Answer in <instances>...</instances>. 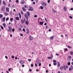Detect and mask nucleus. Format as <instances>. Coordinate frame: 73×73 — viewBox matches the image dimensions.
<instances>
[{
    "mask_svg": "<svg viewBox=\"0 0 73 73\" xmlns=\"http://www.w3.org/2000/svg\"><path fill=\"white\" fill-rule=\"evenodd\" d=\"M71 58H72V56H68L67 58L68 61L69 62L70 61H71Z\"/></svg>",
    "mask_w": 73,
    "mask_h": 73,
    "instance_id": "f257e3e1",
    "label": "nucleus"
},
{
    "mask_svg": "<svg viewBox=\"0 0 73 73\" xmlns=\"http://www.w3.org/2000/svg\"><path fill=\"white\" fill-rule=\"evenodd\" d=\"M9 29L8 30V32H12V28L9 26H8Z\"/></svg>",
    "mask_w": 73,
    "mask_h": 73,
    "instance_id": "f03ea898",
    "label": "nucleus"
},
{
    "mask_svg": "<svg viewBox=\"0 0 73 73\" xmlns=\"http://www.w3.org/2000/svg\"><path fill=\"white\" fill-rule=\"evenodd\" d=\"M24 16L25 18H26V19L27 20H28V19L29 17V16H28V15H27V14H26V13L25 14Z\"/></svg>",
    "mask_w": 73,
    "mask_h": 73,
    "instance_id": "7ed1b4c3",
    "label": "nucleus"
},
{
    "mask_svg": "<svg viewBox=\"0 0 73 73\" xmlns=\"http://www.w3.org/2000/svg\"><path fill=\"white\" fill-rule=\"evenodd\" d=\"M33 38L32 36L31 35H30L29 36V40L30 41H32L33 40Z\"/></svg>",
    "mask_w": 73,
    "mask_h": 73,
    "instance_id": "20e7f679",
    "label": "nucleus"
},
{
    "mask_svg": "<svg viewBox=\"0 0 73 73\" xmlns=\"http://www.w3.org/2000/svg\"><path fill=\"white\" fill-rule=\"evenodd\" d=\"M29 10L30 11H33V10H34V9H33V8L32 7H30L29 8Z\"/></svg>",
    "mask_w": 73,
    "mask_h": 73,
    "instance_id": "39448f33",
    "label": "nucleus"
},
{
    "mask_svg": "<svg viewBox=\"0 0 73 73\" xmlns=\"http://www.w3.org/2000/svg\"><path fill=\"white\" fill-rule=\"evenodd\" d=\"M73 66H71L69 68V70H70V71H71L72 70H73Z\"/></svg>",
    "mask_w": 73,
    "mask_h": 73,
    "instance_id": "423d86ee",
    "label": "nucleus"
},
{
    "mask_svg": "<svg viewBox=\"0 0 73 73\" xmlns=\"http://www.w3.org/2000/svg\"><path fill=\"white\" fill-rule=\"evenodd\" d=\"M41 62V61L38 59H37L36 60V62L37 64H39V63Z\"/></svg>",
    "mask_w": 73,
    "mask_h": 73,
    "instance_id": "0eeeda50",
    "label": "nucleus"
},
{
    "mask_svg": "<svg viewBox=\"0 0 73 73\" xmlns=\"http://www.w3.org/2000/svg\"><path fill=\"white\" fill-rule=\"evenodd\" d=\"M68 66H63V68H64V70H66V69H68Z\"/></svg>",
    "mask_w": 73,
    "mask_h": 73,
    "instance_id": "6e6552de",
    "label": "nucleus"
},
{
    "mask_svg": "<svg viewBox=\"0 0 73 73\" xmlns=\"http://www.w3.org/2000/svg\"><path fill=\"white\" fill-rule=\"evenodd\" d=\"M19 63L21 64V65H23L24 63V62L23 60H21L19 61Z\"/></svg>",
    "mask_w": 73,
    "mask_h": 73,
    "instance_id": "1a4fd4ad",
    "label": "nucleus"
},
{
    "mask_svg": "<svg viewBox=\"0 0 73 73\" xmlns=\"http://www.w3.org/2000/svg\"><path fill=\"white\" fill-rule=\"evenodd\" d=\"M5 9V6H3L2 7L1 10L2 11H4Z\"/></svg>",
    "mask_w": 73,
    "mask_h": 73,
    "instance_id": "9d476101",
    "label": "nucleus"
},
{
    "mask_svg": "<svg viewBox=\"0 0 73 73\" xmlns=\"http://www.w3.org/2000/svg\"><path fill=\"white\" fill-rule=\"evenodd\" d=\"M63 9L64 11H65V12H66L67 11L66 7H64L63 8Z\"/></svg>",
    "mask_w": 73,
    "mask_h": 73,
    "instance_id": "9b49d317",
    "label": "nucleus"
},
{
    "mask_svg": "<svg viewBox=\"0 0 73 73\" xmlns=\"http://www.w3.org/2000/svg\"><path fill=\"white\" fill-rule=\"evenodd\" d=\"M26 14H27L28 16H30V13L29 11L27 12Z\"/></svg>",
    "mask_w": 73,
    "mask_h": 73,
    "instance_id": "f8f14e48",
    "label": "nucleus"
},
{
    "mask_svg": "<svg viewBox=\"0 0 73 73\" xmlns=\"http://www.w3.org/2000/svg\"><path fill=\"white\" fill-rule=\"evenodd\" d=\"M25 23L27 25H28L29 24V21H28V20H27Z\"/></svg>",
    "mask_w": 73,
    "mask_h": 73,
    "instance_id": "ddd939ff",
    "label": "nucleus"
},
{
    "mask_svg": "<svg viewBox=\"0 0 73 73\" xmlns=\"http://www.w3.org/2000/svg\"><path fill=\"white\" fill-rule=\"evenodd\" d=\"M25 3V1L24 0L22 1L21 2V4H24Z\"/></svg>",
    "mask_w": 73,
    "mask_h": 73,
    "instance_id": "4468645a",
    "label": "nucleus"
},
{
    "mask_svg": "<svg viewBox=\"0 0 73 73\" xmlns=\"http://www.w3.org/2000/svg\"><path fill=\"white\" fill-rule=\"evenodd\" d=\"M53 55L52 54H51V57H50V60L52 59V58H53Z\"/></svg>",
    "mask_w": 73,
    "mask_h": 73,
    "instance_id": "2eb2a0df",
    "label": "nucleus"
},
{
    "mask_svg": "<svg viewBox=\"0 0 73 73\" xmlns=\"http://www.w3.org/2000/svg\"><path fill=\"white\" fill-rule=\"evenodd\" d=\"M43 4H44L45 5V6L47 5L46 3H45L43 2V4H42V5H43V7H44V5H43Z\"/></svg>",
    "mask_w": 73,
    "mask_h": 73,
    "instance_id": "dca6fc26",
    "label": "nucleus"
},
{
    "mask_svg": "<svg viewBox=\"0 0 73 73\" xmlns=\"http://www.w3.org/2000/svg\"><path fill=\"white\" fill-rule=\"evenodd\" d=\"M58 67H59V66H60V63H59V62H58Z\"/></svg>",
    "mask_w": 73,
    "mask_h": 73,
    "instance_id": "f3484780",
    "label": "nucleus"
},
{
    "mask_svg": "<svg viewBox=\"0 0 73 73\" xmlns=\"http://www.w3.org/2000/svg\"><path fill=\"white\" fill-rule=\"evenodd\" d=\"M27 29V34H29V29Z\"/></svg>",
    "mask_w": 73,
    "mask_h": 73,
    "instance_id": "a211bd4d",
    "label": "nucleus"
},
{
    "mask_svg": "<svg viewBox=\"0 0 73 73\" xmlns=\"http://www.w3.org/2000/svg\"><path fill=\"white\" fill-rule=\"evenodd\" d=\"M60 69L62 71L63 70V66H61L60 67Z\"/></svg>",
    "mask_w": 73,
    "mask_h": 73,
    "instance_id": "6ab92c4d",
    "label": "nucleus"
},
{
    "mask_svg": "<svg viewBox=\"0 0 73 73\" xmlns=\"http://www.w3.org/2000/svg\"><path fill=\"white\" fill-rule=\"evenodd\" d=\"M2 20H3V22L5 21V17H4L3 18Z\"/></svg>",
    "mask_w": 73,
    "mask_h": 73,
    "instance_id": "aec40b11",
    "label": "nucleus"
},
{
    "mask_svg": "<svg viewBox=\"0 0 73 73\" xmlns=\"http://www.w3.org/2000/svg\"><path fill=\"white\" fill-rule=\"evenodd\" d=\"M52 11L54 13H57V11H56V10H55L54 9H52Z\"/></svg>",
    "mask_w": 73,
    "mask_h": 73,
    "instance_id": "412c9836",
    "label": "nucleus"
},
{
    "mask_svg": "<svg viewBox=\"0 0 73 73\" xmlns=\"http://www.w3.org/2000/svg\"><path fill=\"white\" fill-rule=\"evenodd\" d=\"M70 54H71V55H73V51H71L70 52Z\"/></svg>",
    "mask_w": 73,
    "mask_h": 73,
    "instance_id": "4be33fe9",
    "label": "nucleus"
},
{
    "mask_svg": "<svg viewBox=\"0 0 73 73\" xmlns=\"http://www.w3.org/2000/svg\"><path fill=\"white\" fill-rule=\"evenodd\" d=\"M39 23L40 24V25H42L43 24H44V22H39Z\"/></svg>",
    "mask_w": 73,
    "mask_h": 73,
    "instance_id": "5701e85b",
    "label": "nucleus"
},
{
    "mask_svg": "<svg viewBox=\"0 0 73 73\" xmlns=\"http://www.w3.org/2000/svg\"><path fill=\"white\" fill-rule=\"evenodd\" d=\"M3 25L4 27V28H6V25L5 23H3Z\"/></svg>",
    "mask_w": 73,
    "mask_h": 73,
    "instance_id": "b1692460",
    "label": "nucleus"
},
{
    "mask_svg": "<svg viewBox=\"0 0 73 73\" xmlns=\"http://www.w3.org/2000/svg\"><path fill=\"white\" fill-rule=\"evenodd\" d=\"M9 8L7 7L6 9V11L7 12H9Z\"/></svg>",
    "mask_w": 73,
    "mask_h": 73,
    "instance_id": "393cba45",
    "label": "nucleus"
},
{
    "mask_svg": "<svg viewBox=\"0 0 73 73\" xmlns=\"http://www.w3.org/2000/svg\"><path fill=\"white\" fill-rule=\"evenodd\" d=\"M53 38H54V37L53 36H51V37H50V40H53Z\"/></svg>",
    "mask_w": 73,
    "mask_h": 73,
    "instance_id": "a878e982",
    "label": "nucleus"
},
{
    "mask_svg": "<svg viewBox=\"0 0 73 73\" xmlns=\"http://www.w3.org/2000/svg\"><path fill=\"white\" fill-rule=\"evenodd\" d=\"M22 9L23 10V11H26V9H25V8H24V7H23L22 8Z\"/></svg>",
    "mask_w": 73,
    "mask_h": 73,
    "instance_id": "bb28decb",
    "label": "nucleus"
},
{
    "mask_svg": "<svg viewBox=\"0 0 73 73\" xmlns=\"http://www.w3.org/2000/svg\"><path fill=\"white\" fill-rule=\"evenodd\" d=\"M16 20H19V17H16Z\"/></svg>",
    "mask_w": 73,
    "mask_h": 73,
    "instance_id": "cd10ccee",
    "label": "nucleus"
},
{
    "mask_svg": "<svg viewBox=\"0 0 73 73\" xmlns=\"http://www.w3.org/2000/svg\"><path fill=\"white\" fill-rule=\"evenodd\" d=\"M21 21L22 24H23L24 23V21L23 19H22Z\"/></svg>",
    "mask_w": 73,
    "mask_h": 73,
    "instance_id": "c85d7f7f",
    "label": "nucleus"
},
{
    "mask_svg": "<svg viewBox=\"0 0 73 73\" xmlns=\"http://www.w3.org/2000/svg\"><path fill=\"white\" fill-rule=\"evenodd\" d=\"M3 15L0 14V18H3Z\"/></svg>",
    "mask_w": 73,
    "mask_h": 73,
    "instance_id": "c756f323",
    "label": "nucleus"
},
{
    "mask_svg": "<svg viewBox=\"0 0 73 73\" xmlns=\"http://www.w3.org/2000/svg\"><path fill=\"white\" fill-rule=\"evenodd\" d=\"M13 21V18H11L10 19V21Z\"/></svg>",
    "mask_w": 73,
    "mask_h": 73,
    "instance_id": "7c9ffc66",
    "label": "nucleus"
},
{
    "mask_svg": "<svg viewBox=\"0 0 73 73\" xmlns=\"http://www.w3.org/2000/svg\"><path fill=\"white\" fill-rule=\"evenodd\" d=\"M68 48H69L70 49H71L72 47L71 46H68Z\"/></svg>",
    "mask_w": 73,
    "mask_h": 73,
    "instance_id": "2f4dec72",
    "label": "nucleus"
},
{
    "mask_svg": "<svg viewBox=\"0 0 73 73\" xmlns=\"http://www.w3.org/2000/svg\"><path fill=\"white\" fill-rule=\"evenodd\" d=\"M3 4L4 5H6V3H5V1H3Z\"/></svg>",
    "mask_w": 73,
    "mask_h": 73,
    "instance_id": "473e14b6",
    "label": "nucleus"
},
{
    "mask_svg": "<svg viewBox=\"0 0 73 73\" xmlns=\"http://www.w3.org/2000/svg\"><path fill=\"white\" fill-rule=\"evenodd\" d=\"M53 65H54V66L56 65H57V62L54 63Z\"/></svg>",
    "mask_w": 73,
    "mask_h": 73,
    "instance_id": "72a5a7b5",
    "label": "nucleus"
},
{
    "mask_svg": "<svg viewBox=\"0 0 73 73\" xmlns=\"http://www.w3.org/2000/svg\"><path fill=\"white\" fill-rule=\"evenodd\" d=\"M40 7L41 9H44V7L42 6H40Z\"/></svg>",
    "mask_w": 73,
    "mask_h": 73,
    "instance_id": "f704fd0d",
    "label": "nucleus"
},
{
    "mask_svg": "<svg viewBox=\"0 0 73 73\" xmlns=\"http://www.w3.org/2000/svg\"><path fill=\"white\" fill-rule=\"evenodd\" d=\"M50 0H48L47 1V2H48V3L49 4V3H50Z\"/></svg>",
    "mask_w": 73,
    "mask_h": 73,
    "instance_id": "c9c22d12",
    "label": "nucleus"
},
{
    "mask_svg": "<svg viewBox=\"0 0 73 73\" xmlns=\"http://www.w3.org/2000/svg\"><path fill=\"white\" fill-rule=\"evenodd\" d=\"M15 30V29H13L12 30V31L13 32H14Z\"/></svg>",
    "mask_w": 73,
    "mask_h": 73,
    "instance_id": "e433bc0d",
    "label": "nucleus"
},
{
    "mask_svg": "<svg viewBox=\"0 0 73 73\" xmlns=\"http://www.w3.org/2000/svg\"><path fill=\"white\" fill-rule=\"evenodd\" d=\"M9 20V17H7L6 19V21H8Z\"/></svg>",
    "mask_w": 73,
    "mask_h": 73,
    "instance_id": "4c0bfd02",
    "label": "nucleus"
},
{
    "mask_svg": "<svg viewBox=\"0 0 73 73\" xmlns=\"http://www.w3.org/2000/svg\"><path fill=\"white\" fill-rule=\"evenodd\" d=\"M69 18L71 19H73V17L72 16H69Z\"/></svg>",
    "mask_w": 73,
    "mask_h": 73,
    "instance_id": "58836bf2",
    "label": "nucleus"
},
{
    "mask_svg": "<svg viewBox=\"0 0 73 73\" xmlns=\"http://www.w3.org/2000/svg\"><path fill=\"white\" fill-rule=\"evenodd\" d=\"M19 31H21V29L19 28Z\"/></svg>",
    "mask_w": 73,
    "mask_h": 73,
    "instance_id": "ea45409f",
    "label": "nucleus"
},
{
    "mask_svg": "<svg viewBox=\"0 0 73 73\" xmlns=\"http://www.w3.org/2000/svg\"><path fill=\"white\" fill-rule=\"evenodd\" d=\"M68 65H70V62H68Z\"/></svg>",
    "mask_w": 73,
    "mask_h": 73,
    "instance_id": "a19ab883",
    "label": "nucleus"
},
{
    "mask_svg": "<svg viewBox=\"0 0 73 73\" xmlns=\"http://www.w3.org/2000/svg\"><path fill=\"white\" fill-rule=\"evenodd\" d=\"M31 66L32 67H33V64H31Z\"/></svg>",
    "mask_w": 73,
    "mask_h": 73,
    "instance_id": "79ce46f5",
    "label": "nucleus"
},
{
    "mask_svg": "<svg viewBox=\"0 0 73 73\" xmlns=\"http://www.w3.org/2000/svg\"><path fill=\"white\" fill-rule=\"evenodd\" d=\"M35 4H36V3H35V2H33V5H35Z\"/></svg>",
    "mask_w": 73,
    "mask_h": 73,
    "instance_id": "37998d69",
    "label": "nucleus"
},
{
    "mask_svg": "<svg viewBox=\"0 0 73 73\" xmlns=\"http://www.w3.org/2000/svg\"><path fill=\"white\" fill-rule=\"evenodd\" d=\"M1 29H4V27H3V26H1Z\"/></svg>",
    "mask_w": 73,
    "mask_h": 73,
    "instance_id": "c03bdc74",
    "label": "nucleus"
},
{
    "mask_svg": "<svg viewBox=\"0 0 73 73\" xmlns=\"http://www.w3.org/2000/svg\"><path fill=\"white\" fill-rule=\"evenodd\" d=\"M41 63H39V66H41Z\"/></svg>",
    "mask_w": 73,
    "mask_h": 73,
    "instance_id": "a18cd8bd",
    "label": "nucleus"
},
{
    "mask_svg": "<svg viewBox=\"0 0 73 73\" xmlns=\"http://www.w3.org/2000/svg\"><path fill=\"white\" fill-rule=\"evenodd\" d=\"M31 59H28V60L29 61H31Z\"/></svg>",
    "mask_w": 73,
    "mask_h": 73,
    "instance_id": "49530a36",
    "label": "nucleus"
},
{
    "mask_svg": "<svg viewBox=\"0 0 73 73\" xmlns=\"http://www.w3.org/2000/svg\"><path fill=\"white\" fill-rule=\"evenodd\" d=\"M23 32H25V29H23Z\"/></svg>",
    "mask_w": 73,
    "mask_h": 73,
    "instance_id": "de8ad7c7",
    "label": "nucleus"
},
{
    "mask_svg": "<svg viewBox=\"0 0 73 73\" xmlns=\"http://www.w3.org/2000/svg\"><path fill=\"white\" fill-rule=\"evenodd\" d=\"M34 17H37V16L36 15H34Z\"/></svg>",
    "mask_w": 73,
    "mask_h": 73,
    "instance_id": "09e8293b",
    "label": "nucleus"
},
{
    "mask_svg": "<svg viewBox=\"0 0 73 73\" xmlns=\"http://www.w3.org/2000/svg\"><path fill=\"white\" fill-rule=\"evenodd\" d=\"M11 58H15V56H12Z\"/></svg>",
    "mask_w": 73,
    "mask_h": 73,
    "instance_id": "8fccbe9b",
    "label": "nucleus"
},
{
    "mask_svg": "<svg viewBox=\"0 0 73 73\" xmlns=\"http://www.w3.org/2000/svg\"><path fill=\"white\" fill-rule=\"evenodd\" d=\"M5 58H6V59H8V56H5Z\"/></svg>",
    "mask_w": 73,
    "mask_h": 73,
    "instance_id": "3c124183",
    "label": "nucleus"
},
{
    "mask_svg": "<svg viewBox=\"0 0 73 73\" xmlns=\"http://www.w3.org/2000/svg\"><path fill=\"white\" fill-rule=\"evenodd\" d=\"M16 3H19V0H17L16 1Z\"/></svg>",
    "mask_w": 73,
    "mask_h": 73,
    "instance_id": "603ef678",
    "label": "nucleus"
},
{
    "mask_svg": "<svg viewBox=\"0 0 73 73\" xmlns=\"http://www.w3.org/2000/svg\"><path fill=\"white\" fill-rule=\"evenodd\" d=\"M64 49L65 50H66V51L68 50V49L67 48H65Z\"/></svg>",
    "mask_w": 73,
    "mask_h": 73,
    "instance_id": "864d4df0",
    "label": "nucleus"
},
{
    "mask_svg": "<svg viewBox=\"0 0 73 73\" xmlns=\"http://www.w3.org/2000/svg\"><path fill=\"white\" fill-rule=\"evenodd\" d=\"M19 17H20V18H21V14H19Z\"/></svg>",
    "mask_w": 73,
    "mask_h": 73,
    "instance_id": "5fc2aeb1",
    "label": "nucleus"
},
{
    "mask_svg": "<svg viewBox=\"0 0 73 73\" xmlns=\"http://www.w3.org/2000/svg\"><path fill=\"white\" fill-rule=\"evenodd\" d=\"M53 62H56V61L55 60H54Z\"/></svg>",
    "mask_w": 73,
    "mask_h": 73,
    "instance_id": "6e6d98bb",
    "label": "nucleus"
},
{
    "mask_svg": "<svg viewBox=\"0 0 73 73\" xmlns=\"http://www.w3.org/2000/svg\"><path fill=\"white\" fill-rule=\"evenodd\" d=\"M65 36H66V37H68V35L67 34H65Z\"/></svg>",
    "mask_w": 73,
    "mask_h": 73,
    "instance_id": "4d7b16f0",
    "label": "nucleus"
},
{
    "mask_svg": "<svg viewBox=\"0 0 73 73\" xmlns=\"http://www.w3.org/2000/svg\"><path fill=\"white\" fill-rule=\"evenodd\" d=\"M11 68H9L8 69L9 71H11Z\"/></svg>",
    "mask_w": 73,
    "mask_h": 73,
    "instance_id": "13d9d810",
    "label": "nucleus"
},
{
    "mask_svg": "<svg viewBox=\"0 0 73 73\" xmlns=\"http://www.w3.org/2000/svg\"><path fill=\"white\" fill-rule=\"evenodd\" d=\"M47 25V24L46 23H44V25Z\"/></svg>",
    "mask_w": 73,
    "mask_h": 73,
    "instance_id": "bf43d9fd",
    "label": "nucleus"
},
{
    "mask_svg": "<svg viewBox=\"0 0 73 73\" xmlns=\"http://www.w3.org/2000/svg\"><path fill=\"white\" fill-rule=\"evenodd\" d=\"M70 10H71V11H73V8H71L70 9Z\"/></svg>",
    "mask_w": 73,
    "mask_h": 73,
    "instance_id": "052dcab7",
    "label": "nucleus"
},
{
    "mask_svg": "<svg viewBox=\"0 0 73 73\" xmlns=\"http://www.w3.org/2000/svg\"><path fill=\"white\" fill-rule=\"evenodd\" d=\"M5 15L6 16H8V14L7 13H6Z\"/></svg>",
    "mask_w": 73,
    "mask_h": 73,
    "instance_id": "680f3d73",
    "label": "nucleus"
},
{
    "mask_svg": "<svg viewBox=\"0 0 73 73\" xmlns=\"http://www.w3.org/2000/svg\"><path fill=\"white\" fill-rule=\"evenodd\" d=\"M20 36H23V34H21Z\"/></svg>",
    "mask_w": 73,
    "mask_h": 73,
    "instance_id": "e2e57ef3",
    "label": "nucleus"
},
{
    "mask_svg": "<svg viewBox=\"0 0 73 73\" xmlns=\"http://www.w3.org/2000/svg\"><path fill=\"white\" fill-rule=\"evenodd\" d=\"M49 32H51V29H49Z\"/></svg>",
    "mask_w": 73,
    "mask_h": 73,
    "instance_id": "0e129e2a",
    "label": "nucleus"
},
{
    "mask_svg": "<svg viewBox=\"0 0 73 73\" xmlns=\"http://www.w3.org/2000/svg\"><path fill=\"white\" fill-rule=\"evenodd\" d=\"M21 13L22 15H23V12L22 11H21Z\"/></svg>",
    "mask_w": 73,
    "mask_h": 73,
    "instance_id": "69168bd1",
    "label": "nucleus"
},
{
    "mask_svg": "<svg viewBox=\"0 0 73 73\" xmlns=\"http://www.w3.org/2000/svg\"><path fill=\"white\" fill-rule=\"evenodd\" d=\"M56 56H58V54L56 53Z\"/></svg>",
    "mask_w": 73,
    "mask_h": 73,
    "instance_id": "338daca9",
    "label": "nucleus"
},
{
    "mask_svg": "<svg viewBox=\"0 0 73 73\" xmlns=\"http://www.w3.org/2000/svg\"><path fill=\"white\" fill-rule=\"evenodd\" d=\"M58 73H61V72L59 71L58 72Z\"/></svg>",
    "mask_w": 73,
    "mask_h": 73,
    "instance_id": "774afa93",
    "label": "nucleus"
}]
</instances>
